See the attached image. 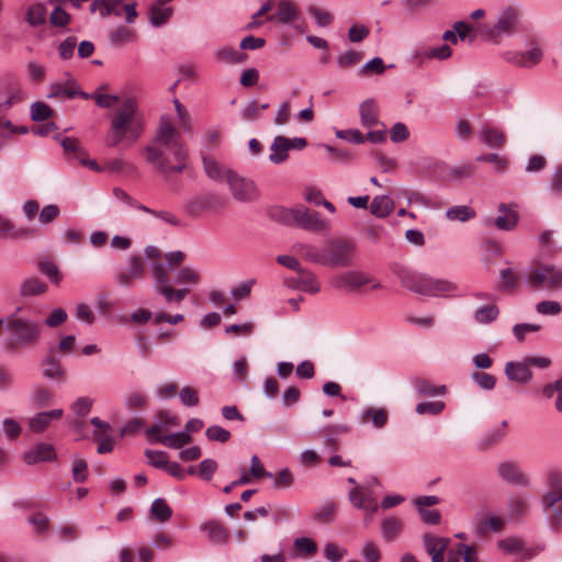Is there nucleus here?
<instances>
[{"label": "nucleus", "mask_w": 562, "mask_h": 562, "mask_svg": "<svg viewBox=\"0 0 562 562\" xmlns=\"http://www.w3.org/2000/svg\"><path fill=\"white\" fill-rule=\"evenodd\" d=\"M144 151L146 161L165 177L181 173L187 168L186 145L168 121L161 122L154 143L147 145Z\"/></svg>", "instance_id": "1"}, {"label": "nucleus", "mask_w": 562, "mask_h": 562, "mask_svg": "<svg viewBox=\"0 0 562 562\" xmlns=\"http://www.w3.org/2000/svg\"><path fill=\"white\" fill-rule=\"evenodd\" d=\"M144 132V119L138 112L134 99H125L114 112L110 131L105 138L108 147H115L126 139L130 144L135 143Z\"/></svg>", "instance_id": "2"}, {"label": "nucleus", "mask_w": 562, "mask_h": 562, "mask_svg": "<svg viewBox=\"0 0 562 562\" xmlns=\"http://www.w3.org/2000/svg\"><path fill=\"white\" fill-rule=\"evenodd\" d=\"M357 259V244L345 237H334L323 245V267L330 269H345L355 265Z\"/></svg>", "instance_id": "3"}, {"label": "nucleus", "mask_w": 562, "mask_h": 562, "mask_svg": "<svg viewBox=\"0 0 562 562\" xmlns=\"http://www.w3.org/2000/svg\"><path fill=\"white\" fill-rule=\"evenodd\" d=\"M5 330L11 334L10 345L13 348L25 347L38 341L42 325L38 322L12 314L5 318Z\"/></svg>", "instance_id": "4"}, {"label": "nucleus", "mask_w": 562, "mask_h": 562, "mask_svg": "<svg viewBox=\"0 0 562 562\" xmlns=\"http://www.w3.org/2000/svg\"><path fill=\"white\" fill-rule=\"evenodd\" d=\"M519 16L517 8L512 5L503 8L495 24L483 30L484 36L493 43H498L503 35H513L518 30Z\"/></svg>", "instance_id": "5"}, {"label": "nucleus", "mask_w": 562, "mask_h": 562, "mask_svg": "<svg viewBox=\"0 0 562 562\" xmlns=\"http://www.w3.org/2000/svg\"><path fill=\"white\" fill-rule=\"evenodd\" d=\"M527 283L533 289L557 291L562 288V269L551 265H538L529 271Z\"/></svg>", "instance_id": "6"}, {"label": "nucleus", "mask_w": 562, "mask_h": 562, "mask_svg": "<svg viewBox=\"0 0 562 562\" xmlns=\"http://www.w3.org/2000/svg\"><path fill=\"white\" fill-rule=\"evenodd\" d=\"M225 177L235 200L251 202L259 198V191L252 180L243 178L232 170H227Z\"/></svg>", "instance_id": "7"}, {"label": "nucleus", "mask_w": 562, "mask_h": 562, "mask_svg": "<svg viewBox=\"0 0 562 562\" xmlns=\"http://www.w3.org/2000/svg\"><path fill=\"white\" fill-rule=\"evenodd\" d=\"M294 225L302 229L322 233L329 229V223L316 211L304 206L295 207Z\"/></svg>", "instance_id": "8"}, {"label": "nucleus", "mask_w": 562, "mask_h": 562, "mask_svg": "<svg viewBox=\"0 0 562 562\" xmlns=\"http://www.w3.org/2000/svg\"><path fill=\"white\" fill-rule=\"evenodd\" d=\"M335 286L339 289H345L349 292L358 291L360 288L367 284H371L372 290H376L381 288L380 282L371 279L364 272L361 271H348L335 279Z\"/></svg>", "instance_id": "9"}, {"label": "nucleus", "mask_w": 562, "mask_h": 562, "mask_svg": "<svg viewBox=\"0 0 562 562\" xmlns=\"http://www.w3.org/2000/svg\"><path fill=\"white\" fill-rule=\"evenodd\" d=\"M300 15L301 10L294 1L279 0L276 11L272 14L266 15V20L283 25H294Z\"/></svg>", "instance_id": "10"}, {"label": "nucleus", "mask_w": 562, "mask_h": 562, "mask_svg": "<svg viewBox=\"0 0 562 562\" xmlns=\"http://www.w3.org/2000/svg\"><path fill=\"white\" fill-rule=\"evenodd\" d=\"M127 263L128 267L126 270L115 273V281L124 288L132 286L134 281L142 280L145 274V265L142 257L136 255L131 256Z\"/></svg>", "instance_id": "11"}, {"label": "nucleus", "mask_w": 562, "mask_h": 562, "mask_svg": "<svg viewBox=\"0 0 562 562\" xmlns=\"http://www.w3.org/2000/svg\"><path fill=\"white\" fill-rule=\"evenodd\" d=\"M296 277L285 280L288 288L311 294H316L321 291V285L313 271L302 268L301 271H296Z\"/></svg>", "instance_id": "12"}, {"label": "nucleus", "mask_w": 562, "mask_h": 562, "mask_svg": "<svg viewBox=\"0 0 562 562\" xmlns=\"http://www.w3.org/2000/svg\"><path fill=\"white\" fill-rule=\"evenodd\" d=\"M450 543V539L446 537L435 536L426 532L423 535V546L431 562H445V551Z\"/></svg>", "instance_id": "13"}, {"label": "nucleus", "mask_w": 562, "mask_h": 562, "mask_svg": "<svg viewBox=\"0 0 562 562\" xmlns=\"http://www.w3.org/2000/svg\"><path fill=\"white\" fill-rule=\"evenodd\" d=\"M542 57V49L537 45L527 52H508L505 54V59L508 63L524 68L533 67L541 61Z\"/></svg>", "instance_id": "14"}, {"label": "nucleus", "mask_w": 562, "mask_h": 562, "mask_svg": "<svg viewBox=\"0 0 562 562\" xmlns=\"http://www.w3.org/2000/svg\"><path fill=\"white\" fill-rule=\"evenodd\" d=\"M497 547L507 554H520L522 560H530L538 553L537 549L526 547L525 542L517 537L504 538L497 542Z\"/></svg>", "instance_id": "15"}, {"label": "nucleus", "mask_w": 562, "mask_h": 562, "mask_svg": "<svg viewBox=\"0 0 562 562\" xmlns=\"http://www.w3.org/2000/svg\"><path fill=\"white\" fill-rule=\"evenodd\" d=\"M498 476L517 486H528L530 484L529 479L522 473L520 468L514 462H502L497 467Z\"/></svg>", "instance_id": "16"}, {"label": "nucleus", "mask_w": 562, "mask_h": 562, "mask_svg": "<svg viewBox=\"0 0 562 562\" xmlns=\"http://www.w3.org/2000/svg\"><path fill=\"white\" fill-rule=\"evenodd\" d=\"M200 530L205 532L207 539L213 544H227L231 539L229 530L217 520H207L201 524Z\"/></svg>", "instance_id": "17"}, {"label": "nucleus", "mask_w": 562, "mask_h": 562, "mask_svg": "<svg viewBox=\"0 0 562 562\" xmlns=\"http://www.w3.org/2000/svg\"><path fill=\"white\" fill-rule=\"evenodd\" d=\"M401 283L404 288L422 294L427 295L429 291V276L419 274L414 271H402L400 274Z\"/></svg>", "instance_id": "18"}, {"label": "nucleus", "mask_w": 562, "mask_h": 562, "mask_svg": "<svg viewBox=\"0 0 562 562\" xmlns=\"http://www.w3.org/2000/svg\"><path fill=\"white\" fill-rule=\"evenodd\" d=\"M61 94L66 95L69 99H74L76 97H80L85 100L90 99V94L81 91L76 80L72 78H69L66 83H52L49 87V93L47 94V98L53 99Z\"/></svg>", "instance_id": "19"}, {"label": "nucleus", "mask_w": 562, "mask_h": 562, "mask_svg": "<svg viewBox=\"0 0 562 562\" xmlns=\"http://www.w3.org/2000/svg\"><path fill=\"white\" fill-rule=\"evenodd\" d=\"M64 411L61 408H56L47 412H40L35 414L29 420V429L32 432L41 434L45 431L53 420H58L63 417Z\"/></svg>", "instance_id": "20"}, {"label": "nucleus", "mask_w": 562, "mask_h": 562, "mask_svg": "<svg viewBox=\"0 0 562 562\" xmlns=\"http://www.w3.org/2000/svg\"><path fill=\"white\" fill-rule=\"evenodd\" d=\"M56 459V452L50 443L40 442L24 453L23 460L26 464L47 462Z\"/></svg>", "instance_id": "21"}, {"label": "nucleus", "mask_w": 562, "mask_h": 562, "mask_svg": "<svg viewBox=\"0 0 562 562\" xmlns=\"http://www.w3.org/2000/svg\"><path fill=\"white\" fill-rule=\"evenodd\" d=\"M498 212L501 213L496 218L490 220L499 231H512L514 229L519 221V214L517 211L510 209L507 204L501 203L498 205Z\"/></svg>", "instance_id": "22"}, {"label": "nucleus", "mask_w": 562, "mask_h": 562, "mask_svg": "<svg viewBox=\"0 0 562 562\" xmlns=\"http://www.w3.org/2000/svg\"><path fill=\"white\" fill-rule=\"evenodd\" d=\"M47 291L48 285L36 276L24 278L19 286V295L24 299L40 296L45 294Z\"/></svg>", "instance_id": "23"}, {"label": "nucleus", "mask_w": 562, "mask_h": 562, "mask_svg": "<svg viewBox=\"0 0 562 562\" xmlns=\"http://www.w3.org/2000/svg\"><path fill=\"white\" fill-rule=\"evenodd\" d=\"M505 374L509 381L526 384L532 379V372L525 359L520 362L509 361L505 364Z\"/></svg>", "instance_id": "24"}, {"label": "nucleus", "mask_w": 562, "mask_h": 562, "mask_svg": "<svg viewBox=\"0 0 562 562\" xmlns=\"http://www.w3.org/2000/svg\"><path fill=\"white\" fill-rule=\"evenodd\" d=\"M169 1L155 0L149 8V22L155 27L166 24L173 13V8L167 5Z\"/></svg>", "instance_id": "25"}, {"label": "nucleus", "mask_w": 562, "mask_h": 562, "mask_svg": "<svg viewBox=\"0 0 562 562\" xmlns=\"http://www.w3.org/2000/svg\"><path fill=\"white\" fill-rule=\"evenodd\" d=\"M24 22L30 27H40L47 21V8L43 2H34L25 8Z\"/></svg>", "instance_id": "26"}, {"label": "nucleus", "mask_w": 562, "mask_h": 562, "mask_svg": "<svg viewBox=\"0 0 562 562\" xmlns=\"http://www.w3.org/2000/svg\"><path fill=\"white\" fill-rule=\"evenodd\" d=\"M361 124L364 127H373L380 124L379 109L373 99H367L359 106Z\"/></svg>", "instance_id": "27"}, {"label": "nucleus", "mask_w": 562, "mask_h": 562, "mask_svg": "<svg viewBox=\"0 0 562 562\" xmlns=\"http://www.w3.org/2000/svg\"><path fill=\"white\" fill-rule=\"evenodd\" d=\"M294 250L304 260L323 266V246L317 247L307 243H299L294 245Z\"/></svg>", "instance_id": "28"}, {"label": "nucleus", "mask_w": 562, "mask_h": 562, "mask_svg": "<svg viewBox=\"0 0 562 562\" xmlns=\"http://www.w3.org/2000/svg\"><path fill=\"white\" fill-rule=\"evenodd\" d=\"M289 138L285 136H276L271 144V154L269 155V160L274 165H280L284 162L289 157Z\"/></svg>", "instance_id": "29"}, {"label": "nucleus", "mask_w": 562, "mask_h": 562, "mask_svg": "<svg viewBox=\"0 0 562 562\" xmlns=\"http://www.w3.org/2000/svg\"><path fill=\"white\" fill-rule=\"evenodd\" d=\"M480 139L491 148H501L505 144V134L495 127L485 125L479 132Z\"/></svg>", "instance_id": "30"}, {"label": "nucleus", "mask_w": 562, "mask_h": 562, "mask_svg": "<svg viewBox=\"0 0 562 562\" xmlns=\"http://www.w3.org/2000/svg\"><path fill=\"white\" fill-rule=\"evenodd\" d=\"M214 58L218 63L235 65L244 63L247 55L234 47L224 46L214 52Z\"/></svg>", "instance_id": "31"}, {"label": "nucleus", "mask_w": 562, "mask_h": 562, "mask_svg": "<svg viewBox=\"0 0 562 562\" xmlns=\"http://www.w3.org/2000/svg\"><path fill=\"white\" fill-rule=\"evenodd\" d=\"M37 270L44 274L52 284L58 286L63 280V273L57 266L56 262H54L50 259H41L37 262Z\"/></svg>", "instance_id": "32"}, {"label": "nucleus", "mask_w": 562, "mask_h": 562, "mask_svg": "<svg viewBox=\"0 0 562 562\" xmlns=\"http://www.w3.org/2000/svg\"><path fill=\"white\" fill-rule=\"evenodd\" d=\"M31 235L27 228H16L15 225L5 216L0 214V238L19 239Z\"/></svg>", "instance_id": "33"}, {"label": "nucleus", "mask_w": 562, "mask_h": 562, "mask_svg": "<svg viewBox=\"0 0 562 562\" xmlns=\"http://www.w3.org/2000/svg\"><path fill=\"white\" fill-rule=\"evenodd\" d=\"M394 210V202L389 195H379L373 198L370 204V212L372 215L384 218L389 216Z\"/></svg>", "instance_id": "34"}, {"label": "nucleus", "mask_w": 562, "mask_h": 562, "mask_svg": "<svg viewBox=\"0 0 562 562\" xmlns=\"http://www.w3.org/2000/svg\"><path fill=\"white\" fill-rule=\"evenodd\" d=\"M268 216L282 225L294 226L295 207L271 206L268 209Z\"/></svg>", "instance_id": "35"}, {"label": "nucleus", "mask_w": 562, "mask_h": 562, "mask_svg": "<svg viewBox=\"0 0 562 562\" xmlns=\"http://www.w3.org/2000/svg\"><path fill=\"white\" fill-rule=\"evenodd\" d=\"M361 423L372 422L375 428H383L389 419L387 412L381 407H370L362 411L360 416Z\"/></svg>", "instance_id": "36"}, {"label": "nucleus", "mask_w": 562, "mask_h": 562, "mask_svg": "<svg viewBox=\"0 0 562 562\" xmlns=\"http://www.w3.org/2000/svg\"><path fill=\"white\" fill-rule=\"evenodd\" d=\"M159 418L161 420L155 423L146 430V437L149 441L156 442V438L164 430L167 425H178V419L176 416L170 415L167 412L159 413Z\"/></svg>", "instance_id": "37"}, {"label": "nucleus", "mask_w": 562, "mask_h": 562, "mask_svg": "<svg viewBox=\"0 0 562 562\" xmlns=\"http://www.w3.org/2000/svg\"><path fill=\"white\" fill-rule=\"evenodd\" d=\"M499 315V308L494 302L476 308L473 313V319L477 324H491Z\"/></svg>", "instance_id": "38"}, {"label": "nucleus", "mask_w": 562, "mask_h": 562, "mask_svg": "<svg viewBox=\"0 0 562 562\" xmlns=\"http://www.w3.org/2000/svg\"><path fill=\"white\" fill-rule=\"evenodd\" d=\"M413 386L419 396H438L446 393V386H436L426 379L417 378L413 381Z\"/></svg>", "instance_id": "39"}, {"label": "nucleus", "mask_w": 562, "mask_h": 562, "mask_svg": "<svg viewBox=\"0 0 562 562\" xmlns=\"http://www.w3.org/2000/svg\"><path fill=\"white\" fill-rule=\"evenodd\" d=\"M428 288L430 292H427V295L429 296L448 295L458 289L457 284L449 280L434 279L431 277H429Z\"/></svg>", "instance_id": "40"}, {"label": "nucleus", "mask_w": 562, "mask_h": 562, "mask_svg": "<svg viewBox=\"0 0 562 562\" xmlns=\"http://www.w3.org/2000/svg\"><path fill=\"white\" fill-rule=\"evenodd\" d=\"M192 437L186 431H179L171 435L160 436L156 438V442L165 445L172 449H180L191 442Z\"/></svg>", "instance_id": "41"}, {"label": "nucleus", "mask_w": 562, "mask_h": 562, "mask_svg": "<svg viewBox=\"0 0 562 562\" xmlns=\"http://www.w3.org/2000/svg\"><path fill=\"white\" fill-rule=\"evenodd\" d=\"M225 199L217 194H204L191 202V207L199 210L221 209L225 205Z\"/></svg>", "instance_id": "42"}, {"label": "nucleus", "mask_w": 562, "mask_h": 562, "mask_svg": "<svg viewBox=\"0 0 562 562\" xmlns=\"http://www.w3.org/2000/svg\"><path fill=\"white\" fill-rule=\"evenodd\" d=\"M135 32L127 26L121 25L109 34V41L114 47H122L127 43L133 42Z\"/></svg>", "instance_id": "43"}, {"label": "nucleus", "mask_w": 562, "mask_h": 562, "mask_svg": "<svg viewBox=\"0 0 562 562\" xmlns=\"http://www.w3.org/2000/svg\"><path fill=\"white\" fill-rule=\"evenodd\" d=\"M403 524L396 517H387L381 524L382 537L386 541H393L401 533Z\"/></svg>", "instance_id": "44"}, {"label": "nucleus", "mask_w": 562, "mask_h": 562, "mask_svg": "<svg viewBox=\"0 0 562 562\" xmlns=\"http://www.w3.org/2000/svg\"><path fill=\"white\" fill-rule=\"evenodd\" d=\"M475 216V211L469 205H456L446 211V217L449 221L467 222Z\"/></svg>", "instance_id": "45"}, {"label": "nucleus", "mask_w": 562, "mask_h": 562, "mask_svg": "<svg viewBox=\"0 0 562 562\" xmlns=\"http://www.w3.org/2000/svg\"><path fill=\"white\" fill-rule=\"evenodd\" d=\"M7 92V99L0 101V111L9 110L15 103L21 102L25 98V92L16 83L8 85Z\"/></svg>", "instance_id": "46"}, {"label": "nucleus", "mask_w": 562, "mask_h": 562, "mask_svg": "<svg viewBox=\"0 0 562 562\" xmlns=\"http://www.w3.org/2000/svg\"><path fill=\"white\" fill-rule=\"evenodd\" d=\"M363 58V53L355 49L346 50L336 57V65L340 69H349L358 65Z\"/></svg>", "instance_id": "47"}, {"label": "nucleus", "mask_w": 562, "mask_h": 562, "mask_svg": "<svg viewBox=\"0 0 562 562\" xmlns=\"http://www.w3.org/2000/svg\"><path fill=\"white\" fill-rule=\"evenodd\" d=\"M150 513L159 522H166L172 516V509L164 498H156L151 503Z\"/></svg>", "instance_id": "48"}, {"label": "nucleus", "mask_w": 562, "mask_h": 562, "mask_svg": "<svg viewBox=\"0 0 562 562\" xmlns=\"http://www.w3.org/2000/svg\"><path fill=\"white\" fill-rule=\"evenodd\" d=\"M43 367H44L43 374L45 378L56 379V380L63 379L64 369L61 367L60 361L57 358H55L53 356H48L43 361Z\"/></svg>", "instance_id": "49"}, {"label": "nucleus", "mask_w": 562, "mask_h": 562, "mask_svg": "<svg viewBox=\"0 0 562 562\" xmlns=\"http://www.w3.org/2000/svg\"><path fill=\"white\" fill-rule=\"evenodd\" d=\"M349 427L346 425H328L325 428L322 429V432L325 434V447L331 448L334 450H337L338 448V441L336 440L335 436L344 432H348Z\"/></svg>", "instance_id": "50"}, {"label": "nucleus", "mask_w": 562, "mask_h": 562, "mask_svg": "<svg viewBox=\"0 0 562 562\" xmlns=\"http://www.w3.org/2000/svg\"><path fill=\"white\" fill-rule=\"evenodd\" d=\"M60 146L63 147L65 154L69 159L79 160L80 157L86 151L81 146L78 139L74 137H63L60 138Z\"/></svg>", "instance_id": "51"}, {"label": "nucleus", "mask_w": 562, "mask_h": 562, "mask_svg": "<svg viewBox=\"0 0 562 562\" xmlns=\"http://www.w3.org/2000/svg\"><path fill=\"white\" fill-rule=\"evenodd\" d=\"M504 527V521L502 518L490 515L484 520L479 522L477 532L481 535H485L487 531L499 532Z\"/></svg>", "instance_id": "52"}, {"label": "nucleus", "mask_w": 562, "mask_h": 562, "mask_svg": "<svg viewBox=\"0 0 562 562\" xmlns=\"http://www.w3.org/2000/svg\"><path fill=\"white\" fill-rule=\"evenodd\" d=\"M560 502H562V487L549 488L541 497V505L544 510L554 509Z\"/></svg>", "instance_id": "53"}, {"label": "nucleus", "mask_w": 562, "mask_h": 562, "mask_svg": "<svg viewBox=\"0 0 562 562\" xmlns=\"http://www.w3.org/2000/svg\"><path fill=\"white\" fill-rule=\"evenodd\" d=\"M52 108L44 102H34L31 105V119L35 122H43L52 117L53 115Z\"/></svg>", "instance_id": "54"}, {"label": "nucleus", "mask_w": 562, "mask_h": 562, "mask_svg": "<svg viewBox=\"0 0 562 562\" xmlns=\"http://www.w3.org/2000/svg\"><path fill=\"white\" fill-rule=\"evenodd\" d=\"M147 405V397L144 393L135 391L124 397V406L127 411H135Z\"/></svg>", "instance_id": "55"}, {"label": "nucleus", "mask_w": 562, "mask_h": 562, "mask_svg": "<svg viewBox=\"0 0 562 562\" xmlns=\"http://www.w3.org/2000/svg\"><path fill=\"white\" fill-rule=\"evenodd\" d=\"M476 160L480 162L493 164L497 172H504L508 168L507 158L502 157L498 154H482L476 157Z\"/></svg>", "instance_id": "56"}, {"label": "nucleus", "mask_w": 562, "mask_h": 562, "mask_svg": "<svg viewBox=\"0 0 562 562\" xmlns=\"http://www.w3.org/2000/svg\"><path fill=\"white\" fill-rule=\"evenodd\" d=\"M308 14L314 18L315 23L319 27H327L334 21V15L330 12H327L317 7H310L307 10Z\"/></svg>", "instance_id": "57"}, {"label": "nucleus", "mask_w": 562, "mask_h": 562, "mask_svg": "<svg viewBox=\"0 0 562 562\" xmlns=\"http://www.w3.org/2000/svg\"><path fill=\"white\" fill-rule=\"evenodd\" d=\"M471 379L477 384L482 390H493L496 385V379L494 375L485 372L474 371L471 373Z\"/></svg>", "instance_id": "58"}, {"label": "nucleus", "mask_w": 562, "mask_h": 562, "mask_svg": "<svg viewBox=\"0 0 562 562\" xmlns=\"http://www.w3.org/2000/svg\"><path fill=\"white\" fill-rule=\"evenodd\" d=\"M145 456L154 468L165 470L166 465H168V456L165 451L147 449L145 450Z\"/></svg>", "instance_id": "59"}, {"label": "nucleus", "mask_w": 562, "mask_h": 562, "mask_svg": "<svg viewBox=\"0 0 562 562\" xmlns=\"http://www.w3.org/2000/svg\"><path fill=\"white\" fill-rule=\"evenodd\" d=\"M322 147L328 154V158L335 162H348L351 160V153L344 148H337L327 144L322 145Z\"/></svg>", "instance_id": "60"}, {"label": "nucleus", "mask_w": 562, "mask_h": 562, "mask_svg": "<svg viewBox=\"0 0 562 562\" xmlns=\"http://www.w3.org/2000/svg\"><path fill=\"white\" fill-rule=\"evenodd\" d=\"M205 436L210 441L227 442L231 439V432L217 425L210 426L205 430Z\"/></svg>", "instance_id": "61"}, {"label": "nucleus", "mask_w": 562, "mask_h": 562, "mask_svg": "<svg viewBox=\"0 0 562 562\" xmlns=\"http://www.w3.org/2000/svg\"><path fill=\"white\" fill-rule=\"evenodd\" d=\"M445 408V403L442 401H435V402H424L417 404L415 411L419 415H438L440 414Z\"/></svg>", "instance_id": "62"}, {"label": "nucleus", "mask_w": 562, "mask_h": 562, "mask_svg": "<svg viewBox=\"0 0 562 562\" xmlns=\"http://www.w3.org/2000/svg\"><path fill=\"white\" fill-rule=\"evenodd\" d=\"M53 397V393L46 387H37L34 390L31 396L33 405L37 407L47 406Z\"/></svg>", "instance_id": "63"}, {"label": "nucleus", "mask_w": 562, "mask_h": 562, "mask_svg": "<svg viewBox=\"0 0 562 562\" xmlns=\"http://www.w3.org/2000/svg\"><path fill=\"white\" fill-rule=\"evenodd\" d=\"M179 398L181 404L188 407L196 406L200 402L198 392L191 386H183L179 391Z\"/></svg>", "instance_id": "64"}]
</instances>
